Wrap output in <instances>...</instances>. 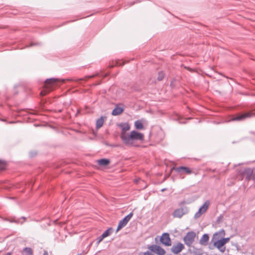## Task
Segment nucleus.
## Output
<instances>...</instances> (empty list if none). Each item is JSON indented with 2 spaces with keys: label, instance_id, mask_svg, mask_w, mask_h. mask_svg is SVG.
I'll return each mask as SVG.
<instances>
[{
  "label": "nucleus",
  "instance_id": "obj_1",
  "mask_svg": "<svg viewBox=\"0 0 255 255\" xmlns=\"http://www.w3.org/2000/svg\"><path fill=\"white\" fill-rule=\"evenodd\" d=\"M121 128L120 138L123 142L128 146H138L137 140L143 141L144 135L136 130H132L129 133L127 132L130 128V125L128 123H123L119 125Z\"/></svg>",
  "mask_w": 255,
  "mask_h": 255
},
{
  "label": "nucleus",
  "instance_id": "obj_2",
  "mask_svg": "<svg viewBox=\"0 0 255 255\" xmlns=\"http://www.w3.org/2000/svg\"><path fill=\"white\" fill-rule=\"evenodd\" d=\"M66 80L68 81H73L74 80L71 79H59L57 78H50L46 79L45 81V90H42L40 94L41 95L44 96L46 95L48 92L52 91L53 88L55 86L57 82H64Z\"/></svg>",
  "mask_w": 255,
  "mask_h": 255
},
{
  "label": "nucleus",
  "instance_id": "obj_3",
  "mask_svg": "<svg viewBox=\"0 0 255 255\" xmlns=\"http://www.w3.org/2000/svg\"><path fill=\"white\" fill-rule=\"evenodd\" d=\"M189 212L187 207H181L180 208L175 209L173 213L172 216L174 218H181L184 215L187 214Z\"/></svg>",
  "mask_w": 255,
  "mask_h": 255
},
{
  "label": "nucleus",
  "instance_id": "obj_4",
  "mask_svg": "<svg viewBox=\"0 0 255 255\" xmlns=\"http://www.w3.org/2000/svg\"><path fill=\"white\" fill-rule=\"evenodd\" d=\"M196 234L193 231L188 232L184 237V243L188 246L190 247L194 241Z\"/></svg>",
  "mask_w": 255,
  "mask_h": 255
},
{
  "label": "nucleus",
  "instance_id": "obj_5",
  "mask_svg": "<svg viewBox=\"0 0 255 255\" xmlns=\"http://www.w3.org/2000/svg\"><path fill=\"white\" fill-rule=\"evenodd\" d=\"M147 248L151 252H153L157 255H164L166 253L163 248L156 245L149 246Z\"/></svg>",
  "mask_w": 255,
  "mask_h": 255
},
{
  "label": "nucleus",
  "instance_id": "obj_6",
  "mask_svg": "<svg viewBox=\"0 0 255 255\" xmlns=\"http://www.w3.org/2000/svg\"><path fill=\"white\" fill-rule=\"evenodd\" d=\"M210 205V202L207 200L203 205L199 208L198 211L196 212L194 215L195 219L199 218L203 214L205 213L207 210L209 206Z\"/></svg>",
  "mask_w": 255,
  "mask_h": 255
},
{
  "label": "nucleus",
  "instance_id": "obj_7",
  "mask_svg": "<svg viewBox=\"0 0 255 255\" xmlns=\"http://www.w3.org/2000/svg\"><path fill=\"white\" fill-rule=\"evenodd\" d=\"M132 216L133 213L130 212L129 214L126 216L123 220L120 221L117 227V232L119 231L122 228L125 227Z\"/></svg>",
  "mask_w": 255,
  "mask_h": 255
},
{
  "label": "nucleus",
  "instance_id": "obj_8",
  "mask_svg": "<svg viewBox=\"0 0 255 255\" xmlns=\"http://www.w3.org/2000/svg\"><path fill=\"white\" fill-rule=\"evenodd\" d=\"M174 170L180 175H182L184 173L189 175L191 174L192 172V170L190 168L185 166L177 167Z\"/></svg>",
  "mask_w": 255,
  "mask_h": 255
},
{
  "label": "nucleus",
  "instance_id": "obj_9",
  "mask_svg": "<svg viewBox=\"0 0 255 255\" xmlns=\"http://www.w3.org/2000/svg\"><path fill=\"white\" fill-rule=\"evenodd\" d=\"M184 246L181 243L178 242L176 244L172 246L171 251L175 255H177L180 253L184 249Z\"/></svg>",
  "mask_w": 255,
  "mask_h": 255
},
{
  "label": "nucleus",
  "instance_id": "obj_10",
  "mask_svg": "<svg viewBox=\"0 0 255 255\" xmlns=\"http://www.w3.org/2000/svg\"><path fill=\"white\" fill-rule=\"evenodd\" d=\"M244 173L246 175V179L248 181L253 180L255 183V169L251 170L249 168L246 169Z\"/></svg>",
  "mask_w": 255,
  "mask_h": 255
},
{
  "label": "nucleus",
  "instance_id": "obj_11",
  "mask_svg": "<svg viewBox=\"0 0 255 255\" xmlns=\"http://www.w3.org/2000/svg\"><path fill=\"white\" fill-rule=\"evenodd\" d=\"M160 241L165 246L171 245V241L168 233H163L160 238Z\"/></svg>",
  "mask_w": 255,
  "mask_h": 255
},
{
  "label": "nucleus",
  "instance_id": "obj_12",
  "mask_svg": "<svg viewBox=\"0 0 255 255\" xmlns=\"http://www.w3.org/2000/svg\"><path fill=\"white\" fill-rule=\"evenodd\" d=\"M214 240V245L221 252H224L225 251L224 242L222 239H212Z\"/></svg>",
  "mask_w": 255,
  "mask_h": 255
},
{
  "label": "nucleus",
  "instance_id": "obj_13",
  "mask_svg": "<svg viewBox=\"0 0 255 255\" xmlns=\"http://www.w3.org/2000/svg\"><path fill=\"white\" fill-rule=\"evenodd\" d=\"M255 115V114L252 112H248L244 114H241L236 116L235 118L232 119L231 121H242L246 118L251 117Z\"/></svg>",
  "mask_w": 255,
  "mask_h": 255
},
{
  "label": "nucleus",
  "instance_id": "obj_14",
  "mask_svg": "<svg viewBox=\"0 0 255 255\" xmlns=\"http://www.w3.org/2000/svg\"><path fill=\"white\" fill-rule=\"evenodd\" d=\"M225 235V231L224 230H221L213 235V239H222Z\"/></svg>",
  "mask_w": 255,
  "mask_h": 255
},
{
  "label": "nucleus",
  "instance_id": "obj_15",
  "mask_svg": "<svg viewBox=\"0 0 255 255\" xmlns=\"http://www.w3.org/2000/svg\"><path fill=\"white\" fill-rule=\"evenodd\" d=\"M124 110V109L123 107L117 106L113 110L112 114L113 116H118L122 114Z\"/></svg>",
  "mask_w": 255,
  "mask_h": 255
},
{
  "label": "nucleus",
  "instance_id": "obj_16",
  "mask_svg": "<svg viewBox=\"0 0 255 255\" xmlns=\"http://www.w3.org/2000/svg\"><path fill=\"white\" fill-rule=\"evenodd\" d=\"M110 162V160L105 158H103L97 160V163L101 166L108 165Z\"/></svg>",
  "mask_w": 255,
  "mask_h": 255
},
{
  "label": "nucleus",
  "instance_id": "obj_17",
  "mask_svg": "<svg viewBox=\"0 0 255 255\" xmlns=\"http://www.w3.org/2000/svg\"><path fill=\"white\" fill-rule=\"evenodd\" d=\"M21 219H22L23 220V221L22 222L20 221V219H16L15 217L14 218H10V219H5V220L8 221H9V222H11V223H21V224H22L24 221H25V217H22Z\"/></svg>",
  "mask_w": 255,
  "mask_h": 255
},
{
  "label": "nucleus",
  "instance_id": "obj_18",
  "mask_svg": "<svg viewBox=\"0 0 255 255\" xmlns=\"http://www.w3.org/2000/svg\"><path fill=\"white\" fill-rule=\"evenodd\" d=\"M104 122V118L103 117H101L100 118L98 119L96 121V128L97 129L101 128Z\"/></svg>",
  "mask_w": 255,
  "mask_h": 255
},
{
  "label": "nucleus",
  "instance_id": "obj_19",
  "mask_svg": "<svg viewBox=\"0 0 255 255\" xmlns=\"http://www.w3.org/2000/svg\"><path fill=\"white\" fill-rule=\"evenodd\" d=\"M134 127L137 129H144V127L142 122L140 120L136 121L134 122Z\"/></svg>",
  "mask_w": 255,
  "mask_h": 255
},
{
  "label": "nucleus",
  "instance_id": "obj_20",
  "mask_svg": "<svg viewBox=\"0 0 255 255\" xmlns=\"http://www.w3.org/2000/svg\"><path fill=\"white\" fill-rule=\"evenodd\" d=\"M209 237L208 234H204L200 242L201 244L206 243L209 240Z\"/></svg>",
  "mask_w": 255,
  "mask_h": 255
},
{
  "label": "nucleus",
  "instance_id": "obj_21",
  "mask_svg": "<svg viewBox=\"0 0 255 255\" xmlns=\"http://www.w3.org/2000/svg\"><path fill=\"white\" fill-rule=\"evenodd\" d=\"M24 255H32V251L30 248H25L23 250Z\"/></svg>",
  "mask_w": 255,
  "mask_h": 255
},
{
  "label": "nucleus",
  "instance_id": "obj_22",
  "mask_svg": "<svg viewBox=\"0 0 255 255\" xmlns=\"http://www.w3.org/2000/svg\"><path fill=\"white\" fill-rule=\"evenodd\" d=\"M112 228H109L102 234V237H103L104 238L107 237L112 233Z\"/></svg>",
  "mask_w": 255,
  "mask_h": 255
},
{
  "label": "nucleus",
  "instance_id": "obj_23",
  "mask_svg": "<svg viewBox=\"0 0 255 255\" xmlns=\"http://www.w3.org/2000/svg\"><path fill=\"white\" fill-rule=\"evenodd\" d=\"M94 75H92L90 76H85L84 78L76 79L75 80V81L77 82H80L81 81L87 80L88 78L94 77Z\"/></svg>",
  "mask_w": 255,
  "mask_h": 255
},
{
  "label": "nucleus",
  "instance_id": "obj_24",
  "mask_svg": "<svg viewBox=\"0 0 255 255\" xmlns=\"http://www.w3.org/2000/svg\"><path fill=\"white\" fill-rule=\"evenodd\" d=\"M125 64L124 62L122 61V60H116L115 61V64L111 66L112 67H113L114 66H122L123 65Z\"/></svg>",
  "mask_w": 255,
  "mask_h": 255
},
{
  "label": "nucleus",
  "instance_id": "obj_25",
  "mask_svg": "<svg viewBox=\"0 0 255 255\" xmlns=\"http://www.w3.org/2000/svg\"><path fill=\"white\" fill-rule=\"evenodd\" d=\"M164 76V73H163V72H162V71L159 72L158 76L157 77L158 80L161 81L163 79Z\"/></svg>",
  "mask_w": 255,
  "mask_h": 255
},
{
  "label": "nucleus",
  "instance_id": "obj_26",
  "mask_svg": "<svg viewBox=\"0 0 255 255\" xmlns=\"http://www.w3.org/2000/svg\"><path fill=\"white\" fill-rule=\"evenodd\" d=\"M104 239V238L103 237L102 235H101L100 237H99L97 240V244H99L100 242H101Z\"/></svg>",
  "mask_w": 255,
  "mask_h": 255
},
{
  "label": "nucleus",
  "instance_id": "obj_27",
  "mask_svg": "<svg viewBox=\"0 0 255 255\" xmlns=\"http://www.w3.org/2000/svg\"><path fill=\"white\" fill-rule=\"evenodd\" d=\"M222 240L223 241V242H224V244L225 245L226 243H227L228 242H229V241H230V238H223L222 239Z\"/></svg>",
  "mask_w": 255,
  "mask_h": 255
},
{
  "label": "nucleus",
  "instance_id": "obj_28",
  "mask_svg": "<svg viewBox=\"0 0 255 255\" xmlns=\"http://www.w3.org/2000/svg\"><path fill=\"white\" fill-rule=\"evenodd\" d=\"M144 255H154L152 254L150 252L147 251L144 253Z\"/></svg>",
  "mask_w": 255,
  "mask_h": 255
},
{
  "label": "nucleus",
  "instance_id": "obj_29",
  "mask_svg": "<svg viewBox=\"0 0 255 255\" xmlns=\"http://www.w3.org/2000/svg\"><path fill=\"white\" fill-rule=\"evenodd\" d=\"M43 255H48V252L47 251H45Z\"/></svg>",
  "mask_w": 255,
  "mask_h": 255
},
{
  "label": "nucleus",
  "instance_id": "obj_30",
  "mask_svg": "<svg viewBox=\"0 0 255 255\" xmlns=\"http://www.w3.org/2000/svg\"><path fill=\"white\" fill-rule=\"evenodd\" d=\"M184 204V201H183L182 202H181L180 204H179V206H181L182 204Z\"/></svg>",
  "mask_w": 255,
  "mask_h": 255
},
{
  "label": "nucleus",
  "instance_id": "obj_31",
  "mask_svg": "<svg viewBox=\"0 0 255 255\" xmlns=\"http://www.w3.org/2000/svg\"><path fill=\"white\" fill-rule=\"evenodd\" d=\"M6 255H11L10 253H8L6 254Z\"/></svg>",
  "mask_w": 255,
  "mask_h": 255
},
{
  "label": "nucleus",
  "instance_id": "obj_32",
  "mask_svg": "<svg viewBox=\"0 0 255 255\" xmlns=\"http://www.w3.org/2000/svg\"><path fill=\"white\" fill-rule=\"evenodd\" d=\"M35 45V44H34L33 43H32L31 44V46H32V45Z\"/></svg>",
  "mask_w": 255,
  "mask_h": 255
},
{
  "label": "nucleus",
  "instance_id": "obj_33",
  "mask_svg": "<svg viewBox=\"0 0 255 255\" xmlns=\"http://www.w3.org/2000/svg\"><path fill=\"white\" fill-rule=\"evenodd\" d=\"M81 255V254H78V255Z\"/></svg>",
  "mask_w": 255,
  "mask_h": 255
}]
</instances>
